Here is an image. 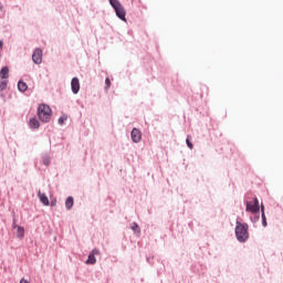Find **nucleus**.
Wrapping results in <instances>:
<instances>
[{
  "mask_svg": "<svg viewBox=\"0 0 283 283\" xmlns=\"http://www.w3.org/2000/svg\"><path fill=\"white\" fill-rule=\"evenodd\" d=\"M20 283H30V282H28V280H25V279H21Z\"/></svg>",
  "mask_w": 283,
  "mask_h": 283,
  "instance_id": "obj_21",
  "label": "nucleus"
},
{
  "mask_svg": "<svg viewBox=\"0 0 283 283\" xmlns=\"http://www.w3.org/2000/svg\"><path fill=\"white\" fill-rule=\"evenodd\" d=\"M38 197L40 199V202H42V205H44L45 207L50 206V199H48V196H45V193L39 191Z\"/></svg>",
  "mask_w": 283,
  "mask_h": 283,
  "instance_id": "obj_10",
  "label": "nucleus"
},
{
  "mask_svg": "<svg viewBox=\"0 0 283 283\" xmlns=\"http://www.w3.org/2000/svg\"><path fill=\"white\" fill-rule=\"evenodd\" d=\"M65 120H67V117H66L65 115H63V116H61V117L59 118V124H60V125H63V124L65 123Z\"/></svg>",
  "mask_w": 283,
  "mask_h": 283,
  "instance_id": "obj_20",
  "label": "nucleus"
},
{
  "mask_svg": "<svg viewBox=\"0 0 283 283\" xmlns=\"http://www.w3.org/2000/svg\"><path fill=\"white\" fill-rule=\"evenodd\" d=\"M245 205V211L249 213H260V201H258V198H254L253 201H248Z\"/></svg>",
  "mask_w": 283,
  "mask_h": 283,
  "instance_id": "obj_4",
  "label": "nucleus"
},
{
  "mask_svg": "<svg viewBox=\"0 0 283 283\" xmlns=\"http://www.w3.org/2000/svg\"><path fill=\"white\" fill-rule=\"evenodd\" d=\"M71 87H72L73 94H78V92L81 90V83L78 82L77 77H74L72 80Z\"/></svg>",
  "mask_w": 283,
  "mask_h": 283,
  "instance_id": "obj_9",
  "label": "nucleus"
},
{
  "mask_svg": "<svg viewBox=\"0 0 283 283\" xmlns=\"http://www.w3.org/2000/svg\"><path fill=\"white\" fill-rule=\"evenodd\" d=\"M44 165H50V160H44Z\"/></svg>",
  "mask_w": 283,
  "mask_h": 283,
  "instance_id": "obj_23",
  "label": "nucleus"
},
{
  "mask_svg": "<svg viewBox=\"0 0 283 283\" xmlns=\"http://www.w3.org/2000/svg\"><path fill=\"white\" fill-rule=\"evenodd\" d=\"M10 74V69H8V66H3L0 71V78L4 80L8 78V76Z\"/></svg>",
  "mask_w": 283,
  "mask_h": 283,
  "instance_id": "obj_11",
  "label": "nucleus"
},
{
  "mask_svg": "<svg viewBox=\"0 0 283 283\" xmlns=\"http://www.w3.org/2000/svg\"><path fill=\"white\" fill-rule=\"evenodd\" d=\"M32 61L36 65H41L43 63V51L41 49H35L32 54Z\"/></svg>",
  "mask_w": 283,
  "mask_h": 283,
  "instance_id": "obj_5",
  "label": "nucleus"
},
{
  "mask_svg": "<svg viewBox=\"0 0 283 283\" xmlns=\"http://www.w3.org/2000/svg\"><path fill=\"white\" fill-rule=\"evenodd\" d=\"M109 87H112V81L109 80V77H106V80H105V90H109Z\"/></svg>",
  "mask_w": 283,
  "mask_h": 283,
  "instance_id": "obj_18",
  "label": "nucleus"
},
{
  "mask_svg": "<svg viewBox=\"0 0 283 283\" xmlns=\"http://www.w3.org/2000/svg\"><path fill=\"white\" fill-rule=\"evenodd\" d=\"M18 90L19 92H28V84L23 81H19Z\"/></svg>",
  "mask_w": 283,
  "mask_h": 283,
  "instance_id": "obj_13",
  "label": "nucleus"
},
{
  "mask_svg": "<svg viewBox=\"0 0 283 283\" xmlns=\"http://www.w3.org/2000/svg\"><path fill=\"white\" fill-rule=\"evenodd\" d=\"M12 229L17 231V238L23 240L25 238V229L17 224V221H13Z\"/></svg>",
  "mask_w": 283,
  "mask_h": 283,
  "instance_id": "obj_6",
  "label": "nucleus"
},
{
  "mask_svg": "<svg viewBox=\"0 0 283 283\" xmlns=\"http://www.w3.org/2000/svg\"><path fill=\"white\" fill-rule=\"evenodd\" d=\"M133 143H140L143 138V134L138 130V128H134L130 133Z\"/></svg>",
  "mask_w": 283,
  "mask_h": 283,
  "instance_id": "obj_7",
  "label": "nucleus"
},
{
  "mask_svg": "<svg viewBox=\"0 0 283 283\" xmlns=\"http://www.w3.org/2000/svg\"><path fill=\"white\" fill-rule=\"evenodd\" d=\"M262 211V224L263 227H266V214H264V206L261 207Z\"/></svg>",
  "mask_w": 283,
  "mask_h": 283,
  "instance_id": "obj_15",
  "label": "nucleus"
},
{
  "mask_svg": "<svg viewBox=\"0 0 283 283\" xmlns=\"http://www.w3.org/2000/svg\"><path fill=\"white\" fill-rule=\"evenodd\" d=\"M29 127H31V129H39V127H40L39 119H36L34 117L31 118L29 120Z\"/></svg>",
  "mask_w": 283,
  "mask_h": 283,
  "instance_id": "obj_12",
  "label": "nucleus"
},
{
  "mask_svg": "<svg viewBox=\"0 0 283 283\" xmlns=\"http://www.w3.org/2000/svg\"><path fill=\"white\" fill-rule=\"evenodd\" d=\"M65 207L66 209H72V207H74V198L72 197L66 198Z\"/></svg>",
  "mask_w": 283,
  "mask_h": 283,
  "instance_id": "obj_14",
  "label": "nucleus"
},
{
  "mask_svg": "<svg viewBox=\"0 0 283 283\" xmlns=\"http://www.w3.org/2000/svg\"><path fill=\"white\" fill-rule=\"evenodd\" d=\"M38 117L42 123H50L52 118V108L46 104H41L38 108Z\"/></svg>",
  "mask_w": 283,
  "mask_h": 283,
  "instance_id": "obj_2",
  "label": "nucleus"
},
{
  "mask_svg": "<svg viewBox=\"0 0 283 283\" xmlns=\"http://www.w3.org/2000/svg\"><path fill=\"white\" fill-rule=\"evenodd\" d=\"M109 3L112 6V8H114L118 19H120L122 21H125V17H126L127 13L125 12V8L120 3V1H118V0H109Z\"/></svg>",
  "mask_w": 283,
  "mask_h": 283,
  "instance_id": "obj_3",
  "label": "nucleus"
},
{
  "mask_svg": "<svg viewBox=\"0 0 283 283\" xmlns=\"http://www.w3.org/2000/svg\"><path fill=\"white\" fill-rule=\"evenodd\" d=\"M132 229L135 231V233H140V227H138V223H132Z\"/></svg>",
  "mask_w": 283,
  "mask_h": 283,
  "instance_id": "obj_17",
  "label": "nucleus"
},
{
  "mask_svg": "<svg viewBox=\"0 0 283 283\" xmlns=\"http://www.w3.org/2000/svg\"><path fill=\"white\" fill-rule=\"evenodd\" d=\"M0 50H3V41H0Z\"/></svg>",
  "mask_w": 283,
  "mask_h": 283,
  "instance_id": "obj_22",
  "label": "nucleus"
},
{
  "mask_svg": "<svg viewBox=\"0 0 283 283\" xmlns=\"http://www.w3.org/2000/svg\"><path fill=\"white\" fill-rule=\"evenodd\" d=\"M191 136H188L186 139L187 146L189 147V149H193V144L190 140Z\"/></svg>",
  "mask_w": 283,
  "mask_h": 283,
  "instance_id": "obj_19",
  "label": "nucleus"
},
{
  "mask_svg": "<svg viewBox=\"0 0 283 283\" xmlns=\"http://www.w3.org/2000/svg\"><path fill=\"white\" fill-rule=\"evenodd\" d=\"M101 252L98 250H93L88 254V259L86 260V264H96V255H98Z\"/></svg>",
  "mask_w": 283,
  "mask_h": 283,
  "instance_id": "obj_8",
  "label": "nucleus"
},
{
  "mask_svg": "<svg viewBox=\"0 0 283 283\" xmlns=\"http://www.w3.org/2000/svg\"><path fill=\"white\" fill-rule=\"evenodd\" d=\"M235 237L239 242H247L249 240V224L237 221Z\"/></svg>",
  "mask_w": 283,
  "mask_h": 283,
  "instance_id": "obj_1",
  "label": "nucleus"
},
{
  "mask_svg": "<svg viewBox=\"0 0 283 283\" xmlns=\"http://www.w3.org/2000/svg\"><path fill=\"white\" fill-rule=\"evenodd\" d=\"M8 87V81L7 80H2L0 82V90L1 92H3V90H6Z\"/></svg>",
  "mask_w": 283,
  "mask_h": 283,
  "instance_id": "obj_16",
  "label": "nucleus"
}]
</instances>
